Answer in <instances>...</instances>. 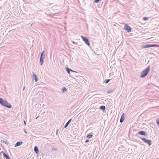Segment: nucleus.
Wrapping results in <instances>:
<instances>
[{
  "label": "nucleus",
  "instance_id": "obj_1",
  "mask_svg": "<svg viewBox=\"0 0 159 159\" xmlns=\"http://www.w3.org/2000/svg\"><path fill=\"white\" fill-rule=\"evenodd\" d=\"M0 104L2 106L8 108H11L12 107V106L10 103L2 98H0Z\"/></svg>",
  "mask_w": 159,
  "mask_h": 159
},
{
  "label": "nucleus",
  "instance_id": "obj_2",
  "mask_svg": "<svg viewBox=\"0 0 159 159\" xmlns=\"http://www.w3.org/2000/svg\"><path fill=\"white\" fill-rule=\"evenodd\" d=\"M150 70V67L149 66L147 67L141 73L140 78H144L148 74Z\"/></svg>",
  "mask_w": 159,
  "mask_h": 159
},
{
  "label": "nucleus",
  "instance_id": "obj_3",
  "mask_svg": "<svg viewBox=\"0 0 159 159\" xmlns=\"http://www.w3.org/2000/svg\"><path fill=\"white\" fill-rule=\"evenodd\" d=\"M153 47H159V45L157 44H146L143 45L141 46L142 48H149Z\"/></svg>",
  "mask_w": 159,
  "mask_h": 159
},
{
  "label": "nucleus",
  "instance_id": "obj_4",
  "mask_svg": "<svg viewBox=\"0 0 159 159\" xmlns=\"http://www.w3.org/2000/svg\"><path fill=\"white\" fill-rule=\"evenodd\" d=\"M139 138L145 143L148 144L149 146H150L152 145V142L151 140L149 139H146L143 138H142L141 137H139Z\"/></svg>",
  "mask_w": 159,
  "mask_h": 159
},
{
  "label": "nucleus",
  "instance_id": "obj_5",
  "mask_svg": "<svg viewBox=\"0 0 159 159\" xmlns=\"http://www.w3.org/2000/svg\"><path fill=\"white\" fill-rule=\"evenodd\" d=\"M81 37L82 39L85 42V43L87 44L88 46H89L90 45V43L89 39L83 36L82 35Z\"/></svg>",
  "mask_w": 159,
  "mask_h": 159
},
{
  "label": "nucleus",
  "instance_id": "obj_6",
  "mask_svg": "<svg viewBox=\"0 0 159 159\" xmlns=\"http://www.w3.org/2000/svg\"><path fill=\"white\" fill-rule=\"evenodd\" d=\"M124 29L126 30L128 32H130L131 31V28L128 25L126 24L125 25Z\"/></svg>",
  "mask_w": 159,
  "mask_h": 159
},
{
  "label": "nucleus",
  "instance_id": "obj_7",
  "mask_svg": "<svg viewBox=\"0 0 159 159\" xmlns=\"http://www.w3.org/2000/svg\"><path fill=\"white\" fill-rule=\"evenodd\" d=\"M32 76L33 78V80H34L36 82L38 81V78L37 77L36 74H35L33 72L32 74Z\"/></svg>",
  "mask_w": 159,
  "mask_h": 159
},
{
  "label": "nucleus",
  "instance_id": "obj_8",
  "mask_svg": "<svg viewBox=\"0 0 159 159\" xmlns=\"http://www.w3.org/2000/svg\"><path fill=\"white\" fill-rule=\"evenodd\" d=\"M138 134L146 136L147 135V133L143 131H139L137 133Z\"/></svg>",
  "mask_w": 159,
  "mask_h": 159
},
{
  "label": "nucleus",
  "instance_id": "obj_9",
  "mask_svg": "<svg viewBox=\"0 0 159 159\" xmlns=\"http://www.w3.org/2000/svg\"><path fill=\"white\" fill-rule=\"evenodd\" d=\"M125 114L124 113L122 114L121 116L120 119V123H122L125 120Z\"/></svg>",
  "mask_w": 159,
  "mask_h": 159
},
{
  "label": "nucleus",
  "instance_id": "obj_10",
  "mask_svg": "<svg viewBox=\"0 0 159 159\" xmlns=\"http://www.w3.org/2000/svg\"><path fill=\"white\" fill-rule=\"evenodd\" d=\"M66 71H67V72L69 74H70V71H71V72H76V71H74V70H72L69 68L68 67L66 68Z\"/></svg>",
  "mask_w": 159,
  "mask_h": 159
},
{
  "label": "nucleus",
  "instance_id": "obj_11",
  "mask_svg": "<svg viewBox=\"0 0 159 159\" xmlns=\"http://www.w3.org/2000/svg\"><path fill=\"white\" fill-rule=\"evenodd\" d=\"M23 143V142L22 141H19L17 142L15 145V147H16L19 146L21 145Z\"/></svg>",
  "mask_w": 159,
  "mask_h": 159
},
{
  "label": "nucleus",
  "instance_id": "obj_12",
  "mask_svg": "<svg viewBox=\"0 0 159 159\" xmlns=\"http://www.w3.org/2000/svg\"><path fill=\"white\" fill-rule=\"evenodd\" d=\"M45 57H40V65L42 66L44 62L43 59L45 58Z\"/></svg>",
  "mask_w": 159,
  "mask_h": 159
},
{
  "label": "nucleus",
  "instance_id": "obj_13",
  "mask_svg": "<svg viewBox=\"0 0 159 159\" xmlns=\"http://www.w3.org/2000/svg\"><path fill=\"white\" fill-rule=\"evenodd\" d=\"M34 151L36 154L39 153V149L37 146H35L34 147Z\"/></svg>",
  "mask_w": 159,
  "mask_h": 159
},
{
  "label": "nucleus",
  "instance_id": "obj_14",
  "mask_svg": "<svg viewBox=\"0 0 159 159\" xmlns=\"http://www.w3.org/2000/svg\"><path fill=\"white\" fill-rule=\"evenodd\" d=\"M71 120H72L71 119H70L68 121V122L64 126V128H66L67 127V126H68V125L70 123L71 121Z\"/></svg>",
  "mask_w": 159,
  "mask_h": 159
},
{
  "label": "nucleus",
  "instance_id": "obj_15",
  "mask_svg": "<svg viewBox=\"0 0 159 159\" xmlns=\"http://www.w3.org/2000/svg\"><path fill=\"white\" fill-rule=\"evenodd\" d=\"M3 157H4L6 158V159H11L9 155L5 153H4Z\"/></svg>",
  "mask_w": 159,
  "mask_h": 159
},
{
  "label": "nucleus",
  "instance_id": "obj_16",
  "mask_svg": "<svg viewBox=\"0 0 159 159\" xmlns=\"http://www.w3.org/2000/svg\"><path fill=\"white\" fill-rule=\"evenodd\" d=\"M105 107L104 106L102 105L100 107V109L102 111H105Z\"/></svg>",
  "mask_w": 159,
  "mask_h": 159
},
{
  "label": "nucleus",
  "instance_id": "obj_17",
  "mask_svg": "<svg viewBox=\"0 0 159 159\" xmlns=\"http://www.w3.org/2000/svg\"><path fill=\"white\" fill-rule=\"evenodd\" d=\"M91 134H93V133L92 132L90 133L89 134L87 135V137L88 139H90L93 136V135Z\"/></svg>",
  "mask_w": 159,
  "mask_h": 159
},
{
  "label": "nucleus",
  "instance_id": "obj_18",
  "mask_svg": "<svg viewBox=\"0 0 159 159\" xmlns=\"http://www.w3.org/2000/svg\"><path fill=\"white\" fill-rule=\"evenodd\" d=\"M62 91L63 93H65L67 91V89L65 87H63L62 89Z\"/></svg>",
  "mask_w": 159,
  "mask_h": 159
},
{
  "label": "nucleus",
  "instance_id": "obj_19",
  "mask_svg": "<svg viewBox=\"0 0 159 159\" xmlns=\"http://www.w3.org/2000/svg\"><path fill=\"white\" fill-rule=\"evenodd\" d=\"M44 52H45L44 51H43L42 52L41 56H40V57H45V55L44 54Z\"/></svg>",
  "mask_w": 159,
  "mask_h": 159
},
{
  "label": "nucleus",
  "instance_id": "obj_20",
  "mask_svg": "<svg viewBox=\"0 0 159 159\" xmlns=\"http://www.w3.org/2000/svg\"><path fill=\"white\" fill-rule=\"evenodd\" d=\"M111 80V79H106L105 80L104 82L105 84H107Z\"/></svg>",
  "mask_w": 159,
  "mask_h": 159
},
{
  "label": "nucleus",
  "instance_id": "obj_21",
  "mask_svg": "<svg viewBox=\"0 0 159 159\" xmlns=\"http://www.w3.org/2000/svg\"><path fill=\"white\" fill-rule=\"evenodd\" d=\"M113 91H114V90H113L110 89V90H108L107 91V93H111L113 92Z\"/></svg>",
  "mask_w": 159,
  "mask_h": 159
},
{
  "label": "nucleus",
  "instance_id": "obj_22",
  "mask_svg": "<svg viewBox=\"0 0 159 159\" xmlns=\"http://www.w3.org/2000/svg\"><path fill=\"white\" fill-rule=\"evenodd\" d=\"M149 19L148 17H143V20H147Z\"/></svg>",
  "mask_w": 159,
  "mask_h": 159
},
{
  "label": "nucleus",
  "instance_id": "obj_23",
  "mask_svg": "<svg viewBox=\"0 0 159 159\" xmlns=\"http://www.w3.org/2000/svg\"><path fill=\"white\" fill-rule=\"evenodd\" d=\"M1 141H2V142L3 143H5L7 145V144L8 143L6 141H4V140H3L2 141V140H1Z\"/></svg>",
  "mask_w": 159,
  "mask_h": 159
},
{
  "label": "nucleus",
  "instance_id": "obj_24",
  "mask_svg": "<svg viewBox=\"0 0 159 159\" xmlns=\"http://www.w3.org/2000/svg\"><path fill=\"white\" fill-rule=\"evenodd\" d=\"M100 0H95L94 2L96 3H98L100 1Z\"/></svg>",
  "mask_w": 159,
  "mask_h": 159
},
{
  "label": "nucleus",
  "instance_id": "obj_25",
  "mask_svg": "<svg viewBox=\"0 0 159 159\" xmlns=\"http://www.w3.org/2000/svg\"><path fill=\"white\" fill-rule=\"evenodd\" d=\"M156 122L157 124L159 126V119L156 120Z\"/></svg>",
  "mask_w": 159,
  "mask_h": 159
},
{
  "label": "nucleus",
  "instance_id": "obj_26",
  "mask_svg": "<svg viewBox=\"0 0 159 159\" xmlns=\"http://www.w3.org/2000/svg\"><path fill=\"white\" fill-rule=\"evenodd\" d=\"M58 131H59V129H57V131H56V135L57 136H58Z\"/></svg>",
  "mask_w": 159,
  "mask_h": 159
},
{
  "label": "nucleus",
  "instance_id": "obj_27",
  "mask_svg": "<svg viewBox=\"0 0 159 159\" xmlns=\"http://www.w3.org/2000/svg\"><path fill=\"white\" fill-rule=\"evenodd\" d=\"M52 150L53 151H56V149L55 148H52Z\"/></svg>",
  "mask_w": 159,
  "mask_h": 159
},
{
  "label": "nucleus",
  "instance_id": "obj_28",
  "mask_svg": "<svg viewBox=\"0 0 159 159\" xmlns=\"http://www.w3.org/2000/svg\"><path fill=\"white\" fill-rule=\"evenodd\" d=\"M89 141V139H86L85 141V142L86 143L88 142Z\"/></svg>",
  "mask_w": 159,
  "mask_h": 159
},
{
  "label": "nucleus",
  "instance_id": "obj_29",
  "mask_svg": "<svg viewBox=\"0 0 159 159\" xmlns=\"http://www.w3.org/2000/svg\"><path fill=\"white\" fill-rule=\"evenodd\" d=\"M24 123H25V125L26 124V123L25 121H24Z\"/></svg>",
  "mask_w": 159,
  "mask_h": 159
},
{
  "label": "nucleus",
  "instance_id": "obj_30",
  "mask_svg": "<svg viewBox=\"0 0 159 159\" xmlns=\"http://www.w3.org/2000/svg\"><path fill=\"white\" fill-rule=\"evenodd\" d=\"M1 153H3V154H4V153H5V152H4L3 151H2V152H1Z\"/></svg>",
  "mask_w": 159,
  "mask_h": 159
},
{
  "label": "nucleus",
  "instance_id": "obj_31",
  "mask_svg": "<svg viewBox=\"0 0 159 159\" xmlns=\"http://www.w3.org/2000/svg\"><path fill=\"white\" fill-rule=\"evenodd\" d=\"M25 89V87H24V88L23 89V90H24Z\"/></svg>",
  "mask_w": 159,
  "mask_h": 159
},
{
  "label": "nucleus",
  "instance_id": "obj_32",
  "mask_svg": "<svg viewBox=\"0 0 159 159\" xmlns=\"http://www.w3.org/2000/svg\"><path fill=\"white\" fill-rule=\"evenodd\" d=\"M39 116H38L37 117V118H36V119H37L38 117H39Z\"/></svg>",
  "mask_w": 159,
  "mask_h": 159
},
{
  "label": "nucleus",
  "instance_id": "obj_33",
  "mask_svg": "<svg viewBox=\"0 0 159 159\" xmlns=\"http://www.w3.org/2000/svg\"><path fill=\"white\" fill-rule=\"evenodd\" d=\"M25 133H27L26 132V131H25Z\"/></svg>",
  "mask_w": 159,
  "mask_h": 159
}]
</instances>
